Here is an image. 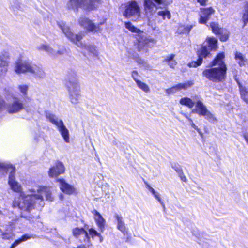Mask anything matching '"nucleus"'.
Instances as JSON below:
<instances>
[{
    "label": "nucleus",
    "instance_id": "44",
    "mask_svg": "<svg viewBox=\"0 0 248 248\" xmlns=\"http://www.w3.org/2000/svg\"><path fill=\"white\" fill-rule=\"evenodd\" d=\"M177 174H178L179 177H180V179L181 180V181H182L183 182H186L187 181V179L186 177L185 176V175H184L183 170L181 171H180V172L178 173Z\"/></svg>",
    "mask_w": 248,
    "mask_h": 248
},
{
    "label": "nucleus",
    "instance_id": "29",
    "mask_svg": "<svg viewBox=\"0 0 248 248\" xmlns=\"http://www.w3.org/2000/svg\"><path fill=\"white\" fill-rule=\"evenodd\" d=\"M9 53L7 51H3L0 54V63L8 65Z\"/></svg>",
    "mask_w": 248,
    "mask_h": 248
},
{
    "label": "nucleus",
    "instance_id": "1",
    "mask_svg": "<svg viewBox=\"0 0 248 248\" xmlns=\"http://www.w3.org/2000/svg\"><path fill=\"white\" fill-rule=\"evenodd\" d=\"M15 173L12 172L9 175L8 183L11 189L20 194L18 200H15L13 203L14 207H18L20 210L29 211L34 209L37 203L42 206L43 205V198L41 195L31 194L26 195L22 191L21 185L15 180Z\"/></svg>",
    "mask_w": 248,
    "mask_h": 248
},
{
    "label": "nucleus",
    "instance_id": "52",
    "mask_svg": "<svg viewBox=\"0 0 248 248\" xmlns=\"http://www.w3.org/2000/svg\"><path fill=\"white\" fill-rule=\"evenodd\" d=\"M181 113L186 118L188 121H189V119H191L190 118H189L188 117V116L187 115V114L185 113H183V112H181Z\"/></svg>",
    "mask_w": 248,
    "mask_h": 248
},
{
    "label": "nucleus",
    "instance_id": "43",
    "mask_svg": "<svg viewBox=\"0 0 248 248\" xmlns=\"http://www.w3.org/2000/svg\"><path fill=\"white\" fill-rule=\"evenodd\" d=\"M171 167L176 171L177 173L183 170L181 166L177 164L172 165Z\"/></svg>",
    "mask_w": 248,
    "mask_h": 248
},
{
    "label": "nucleus",
    "instance_id": "27",
    "mask_svg": "<svg viewBox=\"0 0 248 248\" xmlns=\"http://www.w3.org/2000/svg\"><path fill=\"white\" fill-rule=\"evenodd\" d=\"M33 237L31 235L25 234L23 235L20 238L16 240L11 245L10 248H15L18 245H19L21 242H24L28 239H29Z\"/></svg>",
    "mask_w": 248,
    "mask_h": 248
},
{
    "label": "nucleus",
    "instance_id": "28",
    "mask_svg": "<svg viewBox=\"0 0 248 248\" xmlns=\"http://www.w3.org/2000/svg\"><path fill=\"white\" fill-rule=\"evenodd\" d=\"M193 85V82L189 80L184 83H181L176 85V88L178 91L181 90H186L191 87Z\"/></svg>",
    "mask_w": 248,
    "mask_h": 248
},
{
    "label": "nucleus",
    "instance_id": "12",
    "mask_svg": "<svg viewBox=\"0 0 248 248\" xmlns=\"http://www.w3.org/2000/svg\"><path fill=\"white\" fill-rule=\"evenodd\" d=\"M123 15L127 18H130L133 16L139 17L140 15V8L138 3L135 1L128 3Z\"/></svg>",
    "mask_w": 248,
    "mask_h": 248
},
{
    "label": "nucleus",
    "instance_id": "31",
    "mask_svg": "<svg viewBox=\"0 0 248 248\" xmlns=\"http://www.w3.org/2000/svg\"><path fill=\"white\" fill-rule=\"evenodd\" d=\"M89 234L93 238L95 236H97L99 238L100 243H102L103 241V237L95 229L91 228L89 230Z\"/></svg>",
    "mask_w": 248,
    "mask_h": 248
},
{
    "label": "nucleus",
    "instance_id": "32",
    "mask_svg": "<svg viewBox=\"0 0 248 248\" xmlns=\"http://www.w3.org/2000/svg\"><path fill=\"white\" fill-rule=\"evenodd\" d=\"M136 83L138 87L143 92L145 93H149L150 92V88L145 83L139 80L137 81Z\"/></svg>",
    "mask_w": 248,
    "mask_h": 248
},
{
    "label": "nucleus",
    "instance_id": "15",
    "mask_svg": "<svg viewBox=\"0 0 248 248\" xmlns=\"http://www.w3.org/2000/svg\"><path fill=\"white\" fill-rule=\"evenodd\" d=\"M56 181L59 183L60 189L63 192L69 195L76 192V189L72 186L66 183L64 179H57Z\"/></svg>",
    "mask_w": 248,
    "mask_h": 248
},
{
    "label": "nucleus",
    "instance_id": "6",
    "mask_svg": "<svg viewBox=\"0 0 248 248\" xmlns=\"http://www.w3.org/2000/svg\"><path fill=\"white\" fill-rule=\"evenodd\" d=\"M171 2V0H144V10L147 16H151L155 13L158 9L162 8L160 5L166 6Z\"/></svg>",
    "mask_w": 248,
    "mask_h": 248
},
{
    "label": "nucleus",
    "instance_id": "23",
    "mask_svg": "<svg viewBox=\"0 0 248 248\" xmlns=\"http://www.w3.org/2000/svg\"><path fill=\"white\" fill-rule=\"evenodd\" d=\"M114 217L117 222V229L124 234L126 232V227L123 217L118 214H115Z\"/></svg>",
    "mask_w": 248,
    "mask_h": 248
},
{
    "label": "nucleus",
    "instance_id": "38",
    "mask_svg": "<svg viewBox=\"0 0 248 248\" xmlns=\"http://www.w3.org/2000/svg\"><path fill=\"white\" fill-rule=\"evenodd\" d=\"M125 26L126 28L128 29L130 31L133 32H138L140 31V30L136 28L130 22H126L125 23Z\"/></svg>",
    "mask_w": 248,
    "mask_h": 248
},
{
    "label": "nucleus",
    "instance_id": "24",
    "mask_svg": "<svg viewBox=\"0 0 248 248\" xmlns=\"http://www.w3.org/2000/svg\"><path fill=\"white\" fill-rule=\"evenodd\" d=\"M175 55L171 54L168 56L163 60L164 62L168 63L170 67L173 68L177 64V62L174 59Z\"/></svg>",
    "mask_w": 248,
    "mask_h": 248
},
{
    "label": "nucleus",
    "instance_id": "21",
    "mask_svg": "<svg viewBox=\"0 0 248 248\" xmlns=\"http://www.w3.org/2000/svg\"><path fill=\"white\" fill-rule=\"evenodd\" d=\"M30 74L36 78H43L45 77V73L42 67L35 64H33Z\"/></svg>",
    "mask_w": 248,
    "mask_h": 248
},
{
    "label": "nucleus",
    "instance_id": "41",
    "mask_svg": "<svg viewBox=\"0 0 248 248\" xmlns=\"http://www.w3.org/2000/svg\"><path fill=\"white\" fill-rule=\"evenodd\" d=\"M177 88H176V86H174L171 88L167 89L166 90V93L167 94H173L178 92Z\"/></svg>",
    "mask_w": 248,
    "mask_h": 248
},
{
    "label": "nucleus",
    "instance_id": "51",
    "mask_svg": "<svg viewBox=\"0 0 248 248\" xmlns=\"http://www.w3.org/2000/svg\"><path fill=\"white\" fill-rule=\"evenodd\" d=\"M201 5H205L207 0H197Z\"/></svg>",
    "mask_w": 248,
    "mask_h": 248
},
{
    "label": "nucleus",
    "instance_id": "46",
    "mask_svg": "<svg viewBox=\"0 0 248 248\" xmlns=\"http://www.w3.org/2000/svg\"><path fill=\"white\" fill-rule=\"evenodd\" d=\"M144 43L146 45H148V44L150 42H152L153 43H155V41L154 39L151 38H146L144 41Z\"/></svg>",
    "mask_w": 248,
    "mask_h": 248
},
{
    "label": "nucleus",
    "instance_id": "26",
    "mask_svg": "<svg viewBox=\"0 0 248 248\" xmlns=\"http://www.w3.org/2000/svg\"><path fill=\"white\" fill-rule=\"evenodd\" d=\"M235 59L240 66L244 65L247 60L243 54L238 52H235Z\"/></svg>",
    "mask_w": 248,
    "mask_h": 248
},
{
    "label": "nucleus",
    "instance_id": "13",
    "mask_svg": "<svg viewBox=\"0 0 248 248\" xmlns=\"http://www.w3.org/2000/svg\"><path fill=\"white\" fill-rule=\"evenodd\" d=\"M65 170V168L63 163L60 161H56L49 169L48 174L50 177L56 178L63 174Z\"/></svg>",
    "mask_w": 248,
    "mask_h": 248
},
{
    "label": "nucleus",
    "instance_id": "36",
    "mask_svg": "<svg viewBox=\"0 0 248 248\" xmlns=\"http://www.w3.org/2000/svg\"><path fill=\"white\" fill-rule=\"evenodd\" d=\"M242 20L244 22V26L248 23V5L245 7L242 16Z\"/></svg>",
    "mask_w": 248,
    "mask_h": 248
},
{
    "label": "nucleus",
    "instance_id": "3",
    "mask_svg": "<svg viewBox=\"0 0 248 248\" xmlns=\"http://www.w3.org/2000/svg\"><path fill=\"white\" fill-rule=\"evenodd\" d=\"M179 103L180 104L186 106L189 108H192L195 105V108L192 109V112L203 116L211 123H215L217 120L214 115L207 109L206 106L200 100H197L195 103L191 99L187 97L182 98Z\"/></svg>",
    "mask_w": 248,
    "mask_h": 248
},
{
    "label": "nucleus",
    "instance_id": "14",
    "mask_svg": "<svg viewBox=\"0 0 248 248\" xmlns=\"http://www.w3.org/2000/svg\"><path fill=\"white\" fill-rule=\"evenodd\" d=\"M37 49L40 51H44L47 53L49 55L53 56L62 55L64 53V50L63 49L59 48L56 49V46L52 48L49 45L45 44H41L37 46Z\"/></svg>",
    "mask_w": 248,
    "mask_h": 248
},
{
    "label": "nucleus",
    "instance_id": "25",
    "mask_svg": "<svg viewBox=\"0 0 248 248\" xmlns=\"http://www.w3.org/2000/svg\"><path fill=\"white\" fill-rule=\"evenodd\" d=\"M193 28V26L191 25L185 26L180 25L177 29V32L179 34H188Z\"/></svg>",
    "mask_w": 248,
    "mask_h": 248
},
{
    "label": "nucleus",
    "instance_id": "30",
    "mask_svg": "<svg viewBox=\"0 0 248 248\" xmlns=\"http://www.w3.org/2000/svg\"><path fill=\"white\" fill-rule=\"evenodd\" d=\"M19 92L21 93L23 97H26L27 95L29 87L26 84H20L17 87Z\"/></svg>",
    "mask_w": 248,
    "mask_h": 248
},
{
    "label": "nucleus",
    "instance_id": "54",
    "mask_svg": "<svg viewBox=\"0 0 248 248\" xmlns=\"http://www.w3.org/2000/svg\"><path fill=\"white\" fill-rule=\"evenodd\" d=\"M63 195H62V194H61L60 195V199L61 200H62V199H63Z\"/></svg>",
    "mask_w": 248,
    "mask_h": 248
},
{
    "label": "nucleus",
    "instance_id": "8",
    "mask_svg": "<svg viewBox=\"0 0 248 248\" xmlns=\"http://www.w3.org/2000/svg\"><path fill=\"white\" fill-rule=\"evenodd\" d=\"M29 191L31 193V194H34L36 195H40L42 196V194H44L46 197V199L47 201H52L54 200V198L52 196V188L50 187H46L44 186H38L37 187L36 189L31 188L29 190ZM43 204H44V202H43ZM44 205L40 206L37 203L34 207V208L37 206L38 207H42Z\"/></svg>",
    "mask_w": 248,
    "mask_h": 248
},
{
    "label": "nucleus",
    "instance_id": "56",
    "mask_svg": "<svg viewBox=\"0 0 248 248\" xmlns=\"http://www.w3.org/2000/svg\"><path fill=\"white\" fill-rule=\"evenodd\" d=\"M0 232H1V230L0 229Z\"/></svg>",
    "mask_w": 248,
    "mask_h": 248
},
{
    "label": "nucleus",
    "instance_id": "17",
    "mask_svg": "<svg viewBox=\"0 0 248 248\" xmlns=\"http://www.w3.org/2000/svg\"><path fill=\"white\" fill-rule=\"evenodd\" d=\"M73 234L75 237L78 238L80 241L88 242L90 238L88 232L82 228H76L73 230Z\"/></svg>",
    "mask_w": 248,
    "mask_h": 248
},
{
    "label": "nucleus",
    "instance_id": "10",
    "mask_svg": "<svg viewBox=\"0 0 248 248\" xmlns=\"http://www.w3.org/2000/svg\"><path fill=\"white\" fill-rule=\"evenodd\" d=\"M105 22V20L100 22L97 25L93 23L92 21L89 19L85 16H81L79 19V24L83 27L85 29H87L89 31L97 32L101 30L100 26L103 25Z\"/></svg>",
    "mask_w": 248,
    "mask_h": 248
},
{
    "label": "nucleus",
    "instance_id": "2",
    "mask_svg": "<svg viewBox=\"0 0 248 248\" xmlns=\"http://www.w3.org/2000/svg\"><path fill=\"white\" fill-rule=\"evenodd\" d=\"M224 57L223 52L217 54L210 65L212 67L216 65L218 66L204 70L202 72L203 76L213 82H219L224 79L227 70L226 65L223 61Z\"/></svg>",
    "mask_w": 248,
    "mask_h": 248
},
{
    "label": "nucleus",
    "instance_id": "16",
    "mask_svg": "<svg viewBox=\"0 0 248 248\" xmlns=\"http://www.w3.org/2000/svg\"><path fill=\"white\" fill-rule=\"evenodd\" d=\"M198 55L199 58L197 62H193L189 64L190 67H196L200 65L202 62L203 58L206 57L209 54L207 47L205 46H202L198 51Z\"/></svg>",
    "mask_w": 248,
    "mask_h": 248
},
{
    "label": "nucleus",
    "instance_id": "9",
    "mask_svg": "<svg viewBox=\"0 0 248 248\" xmlns=\"http://www.w3.org/2000/svg\"><path fill=\"white\" fill-rule=\"evenodd\" d=\"M57 24L59 28L62 30L65 36L71 42L76 45V42L80 41L82 36L80 34H74L70 30L69 26L66 25L65 23L62 21H57Z\"/></svg>",
    "mask_w": 248,
    "mask_h": 248
},
{
    "label": "nucleus",
    "instance_id": "11",
    "mask_svg": "<svg viewBox=\"0 0 248 248\" xmlns=\"http://www.w3.org/2000/svg\"><path fill=\"white\" fill-rule=\"evenodd\" d=\"M33 64V63L29 61L18 60L16 62L15 71L17 74L30 73Z\"/></svg>",
    "mask_w": 248,
    "mask_h": 248
},
{
    "label": "nucleus",
    "instance_id": "37",
    "mask_svg": "<svg viewBox=\"0 0 248 248\" xmlns=\"http://www.w3.org/2000/svg\"><path fill=\"white\" fill-rule=\"evenodd\" d=\"M210 27L212 29V31L216 34H218L223 29L219 28L217 24L215 23H211L210 24Z\"/></svg>",
    "mask_w": 248,
    "mask_h": 248
},
{
    "label": "nucleus",
    "instance_id": "47",
    "mask_svg": "<svg viewBox=\"0 0 248 248\" xmlns=\"http://www.w3.org/2000/svg\"><path fill=\"white\" fill-rule=\"evenodd\" d=\"M192 233L198 238H199L201 237V234L198 230H193Z\"/></svg>",
    "mask_w": 248,
    "mask_h": 248
},
{
    "label": "nucleus",
    "instance_id": "20",
    "mask_svg": "<svg viewBox=\"0 0 248 248\" xmlns=\"http://www.w3.org/2000/svg\"><path fill=\"white\" fill-rule=\"evenodd\" d=\"M93 213L94 215V220L100 231L103 232L105 229V225L106 223L105 219L96 210H94L93 212Z\"/></svg>",
    "mask_w": 248,
    "mask_h": 248
},
{
    "label": "nucleus",
    "instance_id": "34",
    "mask_svg": "<svg viewBox=\"0 0 248 248\" xmlns=\"http://www.w3.org/2000/svg\"><path fill=\"white\" fill-rule=\"evenodd\" d=\"M240 91L242 98L248 103V90L240 86Z\"/></svg>",
    "mask_w": 248,
    "mask_h": 248
},
{
    "label": "nucleus",
    "instance_id": "48",
    "mask_svg": "<svg viewBox=\"0 0 248 248\" xmlns=\"http://www.w3.org/2000/svg\"><path fill=\"white\" fill-rule=\"evenodd\" d=\"M188 121L190 122L191 126L194 129H195V130H198V131L199 130V128H198V127L194 124V123L191 119H189Z\"/></svg>",
    "mask_w": 248,
    "mask_h": 248
},
{
    "label": "nucleus",
    "instance_id": "7",
    "mask_svg": "<svg viewBox=\"0 0 248 248\" xmlns=\"http://www.w3.org/2000/svg\"><path fill=\"white\" fill-rule=\"evenodd\" d=\"M100 0H69L67 3L69 9L77 10L78 7L84 9L93 10L97 7Z\"/></svg>",
    "mask_w": 248,
    "mask_h": 248
},
{
    "label": "nucleus",
    "instance_id": "50",
    "mask_svg": "<svg viewBox=\"0 0 248 248\" xmlns=\"http://www.w3.org/2000/svg\"><path fill=\"white\" fill-rule=\"evenodd\" d=\"M148 189H149V190L153 195V196L155 195L156 194H157L158 193L157 191H156L153 188H152L150 186H148Z\"/></svg>",
    "mask_w": 248,
    "mask_h": 248
},
{
    "label": "nucleus",
    "instance_id": "40",
    "mask_svg": "<svg viewBox=\"0 0 248 248\" xmlns=\"http://www.w3.org/2000/svg\"><path fill=\"white\" fill-rule=\"evenodd\" d=\"M0 233H1L3 239L10 240L13 239V234L12 233L3 232H2Z\"/></svg>",
    "mask_w": 248,
    "mask_h": 248
},
{
    "label": "nucleus",
    "instance_id": "39",
    "mask_svg": "<svg viewBox=\"0 0 248 248\" xmlns=\"http://www.w3.org/2000/svg\"><path fill=\"white\" fill-rule=\"evenodd\" d=\"M208 42L210 47H211L212 49H215L216 48L217 40L215 38H209L208 39Z\"/></svg>",
    "mask_w": 248,
    "mask_h": 248
},
{
    "label": "nucleus",
    "instance_id": "22",
    "mask_svg": "<svg viewBox=\"0 0 248 248\" xmlns=\"http://www.w3.org/2000/svg\"><path fill=\"white\" fill-rule=\"evenodd\" d=\"M15 172V168L11 165L0 162V176L5 175L7 172Z\"/></svg>",
    "mask_w": 248,
    "mask_h": 248
},
{
    "label": "nucleus",
    "instance_id": "4",
    "mask_svg": "<svg viewBox=\"0 0 248 248\" xmlns=\"http://www.w3.org/2000/svg\"><path fill=\"white\" fill-rule=\"evenodd\" d=\"M66 87L70 102L73 105L78 104L80 102L81 94L80 86L77 79L75 78L69 80L66 83Z\"/></svg>",
    "mask_w": 248,
    "mask_h": 248
},
{
    "label": "nucleus",
    "instance_id": "35",
    "mask_svg": "<svg viewBox=\"0 0 248 248\" xmlns=\"http://www.w3.org/2000/svg\"><path fill=\"white\" fill-rule=\"evenodd\" d=\"M220 35L219 39L221 41H226L228 40L229 37L228 31L224 29L221 30L220 32L218 33Z\"/></svg>",
    "mask_w": 248,
    "mask_h": 248
},
{
    "label": "nucleus",
    "instance_id": "19",
    "mask_svg": "<svg viewBox=\"0 0 248 248\" xmlns=\"http://www.w3.org/2000/svg\"><path fill=\"white\" fill-rule=\"evenodd\" d=\"M214 11L212 7L201 8L199 22L201 24H205Z\"/></svg>",
    "mask_w": 248,
    "mask_h": 248
},
{
    "label": "nucleus",
    "instance_id": "49",
    "mask_svg": "<svg viewBox=\"0 0 248 248\" xmlns=\"http://www.w3.org/2000/svg\"><path fill=\"white\" fill-rule=\"evenodd\" d=\"M148 189H149V190L153 195V196L155 195L156 194H157L158 193L157 191H156L153 188H152L150 186H148Z\"/></svg>",
    "mask_w": 248,
    "mask_h": 248
},
{
    "label": "nucleus",
    "instance_id": "5",
    "mask_svg": "<svg viewBox=\"0 0 248 248\" xmlns=\"http://www.w3.org/2000/svg\"><path fill=\"white\" fill-rule=\"evenodd\" d=\"M45 116L49 122L57 127L64 141L69 143L70 141L69 131L64 125L63 121L58 119L55 115L48 111L45 112Z\"/></svg>",
    "mask_w": 248,
    "mask_h": 248
},
{
    "label": "nucleus",
    "instance_id": "42",
    "mask_svg": "<svg viewBox=\"0 0 248 248\" xmlns=\"http://www.w3.org/2000/svg\"><path fill=\"white\" fill-rule=\"evenodd\" d=\"M155 198L158 201V202L160 203L163 208H165V204L161 199L159 193L158 192L154 196Z\"/></svg>",
    "mask_w": 248,
    "mask_h": 248
},
{
    "label": "nucleus",
    "instance_id": "53",
    "mask_svg": "<svg viewBox=\"0 0 248 248\" xmlns=\"http://www.w3.org/2000/svg\"><path fill=\"white\" fill-rule=\"evenodd\" d=\"M245 139L248 144V134H244Z\"/></svg>",
    "mask_w": 248,
    "mask_h": 248
},
{
    "label": "nucleus",
    "instance_id": "45",
    "mask_svg": "<svg viewBox=\"0 0 248 248\" xmlns=\"http://www.w3.org/2000/svg\"><path fill=\"white\" fill-rule=\"evenodd\" d=\"M132 77L134 81L137 83V81H139L138 79V73L137 71H133L131 74Z\"/></svg>",
    "mask_w": 248,
    "mask_h": 248
},
{
    "label": "nucleus",
    "instance_id": "18",
    "mask_svg": "<svg viewBox=\"0 0 248 248\" xmlns=\"http://www.w3.org/2000/svg\"><path fill=\"white\" fill-rule=\"evenodd\" d=\"M76 45L82 49V52L86 53V52L93 54V56H97L98 52L96 49L95 46L90 44H84L80 41L76 42Z\"/></svg>",
    "mask_w": 248,
    "mask_h": 248
},
{
    "label": "nucleus",
    "instance_id": "55",
    "mask_svg": "<svg viewBox=\"0 0 248 248\" xmlns=\"http://www.w3.org/2000/svg\"><path fill=\"white\" fill-rule=\"evenodd\" d=\"M0 215H3L2 211L0 210Z\"/></svg>",
    "mask_w": 248,
    "mask_h": 248
},
{
    "label": "nucleus",
    "instance_id": "33",
    "mask_svg": "<svg viewBox=\"0 0 248 248\" xmlns=\"http://www.w3.org/2000/svg\"><path fill=\"white\" fill-rule=\"evenodd\" d=\"M157 15L160 16H162L163 19H165L166 17L168 19H170L171 17V15L170 12L166 9H165L164 10L159 11L157 12Z\"/></svg>",
    "mask_w": 248,
    "mask_h": 248
}]
</instances>
